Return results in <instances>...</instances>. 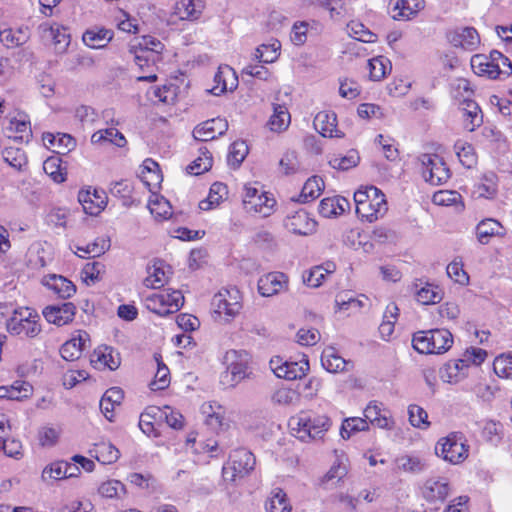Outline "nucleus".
Segmentation results:
<instances>
[{
	"instance_id": "obj_6",
	"label": "nucleus",
	"mask_w": 512,
	"mask_h": 512,
	"mask_svg": "<svg viewBox=\"0 0 512 512\" xmlns=\"http://www.w3.org/2000/svg\"><path fill=\"white\" fill-rule=\"evenodd\" d=\"M6 330L13 336L35 338L42 330L40 316L32 308H16L6 320Z\"/></svg>"
},
{
	"instance_id": "obj_20",
	"label": "nucleus",
	"mask_w": 512,
	"mask_h": 512,
	"mask_svg": "<svg viewBox=\"0 0 512 512\" xmlns=\"http://www.w3.org/2000/svg\"><path fill=\"white\" fill-rule=\"evenodd\" d=\"M78 201L86 214L96 216L106 207L107 195L103 190L88 187L79 191Z\"/></svg>"
},
{
	"instance_id": "obj_58",
	"label": "nucleus",
	"mask_w": 512,
	"mask_h": 512,
	"mask_svg": "<svg viewBox=\"0 0 512 512\" xmlns=\"http://www.w3.org/2000/svg\"><path fill=\"white\" fill-rule=\"evenodd\" d=\"M346 466L340 462H335L330 469L320 478L319 485L324 489H329L340 482L346 475Z\"/></svg>"
},
{
	"instance_id": "obj_59",
	"label": "nucleus",
	"mask_w": 512,
	"mask_h": 512,
	"mask_svg": "<svg viewBox=\"0 0 512 512\" xmlns=\"http://www.w3.org/2000/svg\"><path fill=\"white\" fill-rule=\"evenodd\" d=\"M323 189V179L319 176H312L304 183L300 198L303 202L313 201L321 195Z\"/></svg>"
},
{
	"instance_id": "obj_46",
	"label": "nucleus",
	"mask_w": 512,
	"mask_h": 512,
	"mask_svg": "<svg viewBox=\"0 0 512 512\" xmlns=\"http://www.w3.org/2000/svg\"><path fill=\"white\" fill-rule=\"evenodd\" d=\"M98 494L104 499L121 500L127 494L124 483L116 479H108L100 483L98 486Z\"/></svg>"
},
{
	"instance_id": "obj_42",
	"label": "nucleus",
	"mask_w": 512,
	"mask_h": 512,
	"mask_svg": "<svg viewBox=\"0 0 512 512\" xmlns=\"http://www.w3.org/2000/svg\"><path fill=\"white\" fill-rule=\"evenodd\" d=\"M415 299L422 305H433L439 303L443 298V290L435 284L425 283L418 287L415 286Z\"/></svg>"
},
{
	"instance_id": "obj_62",
	"label": "nucleus",
	"mask_w": 512,
	"mask_h": 512,
	"mask_svg": "<svg viewBox=\"0 0 512 512\" xmlns=\"http://www.w3.org/2000/svg\"><path fill=\"white\" fill-rule=\"evenodd\" d=\"M186 445L196 454H207L209 457L218 456L219 447L215 440L197 441L195 437L189 436Z\"/></svg>"
},
{
	"instance_id": "obj_49",
	"label": "nucleus",
	"mask_w": 512,
	"mask_h": 512,
	"mask_svg": "<svg viewBox=\"0 0 512 512\" xmlns=\"http://www.w3.org/2000/svg\"><path fill=\"white\" fill-rule=\"evenodd\" d=\"M369 77L372 81H381L392 70L391 61L385 56H377L368 61Z\"/></svg>"
},
{
	"instance_id": "obj_30",
	"label": "nucleus",
	"mask_w": 512,
	"mask_h": 512,
	"mask_svg": "<svg viewBox=\"0 0 512 512\" xmlns=\"http://www.w3.org/2000/svg\"><path fill=\"white\" fill-rule=\"evenodd\" d=\"M314 128L323 137L342 138L344 134L337 128V117L334 112L320 111L313 121Z\"/></svg>"
},
{
	"instance_id": "obj_13",
	"label": "nucleus",
	"mask_w": 512,
	"mask_h": 512,
	"mask_svg": "<svg viewBox=\"0 0 512 512\" xmlns=\"http://www.w3.org/2000/svg\"><path fill=\"white\" fill-rule=\"evenodd\" d=\"M269 367L276 377L295 380L307 374L309 361L304 355L297 361H288L280 356H274L269 361Z\"/></svg>"
},
{
	"instance_id": "obj_22",
	"label": "nucleus",
	"mask_w": 512,
	"mask_h": 512,
	"mask_svg": "<svg viewBox=\"0 0 512 512\" xmlns=\"http://www.w3.org/2000/svg\"><path fill=\"white\" fill-rule=\"evenodd\" d=\"M90 345V336L86 331L78 330L67 340L60 349V354L67 361L81 357L82 352Z\"/></svg>"
},
{
	"instance_id": "obj_32",
	"label": "nucleus",
	"mask_w": 512,
	"mask_h": 512,
	"mask_svg": "<svg viewBox=\"0 0 512 512\" xmlns=\"http://www.w3.org/2000/svg\"><path fill=\"white\" fill-rule=\"evenodd\" d=\"M170 274V266L161 260H156L147 269L144 285L152 289H158L168 282Z\"/></svg>"
},
{
	"instance_id": "obj_8",
	"label": "nucleus",
	"mask_w": 512,
	"mask_h": 512,
	"mask_svg": "<svg viewBox=\"0 0 512 512\" xmlns=\"http://www.w3.org/2000/svg\"><path fill=\"white\" fill-rule=\"evenodd\" d=\"M434 451L435 455L443 461L458 465L467 459L469 446L462 433L451 432L436 442Z\"/></svg>"
},
{
	"instance_id": "obj_54",
	"label": "nucleus",
	"mask_w": 512,
	"mask_h": 512,
	"mask_svg": "<svg viewBox=\"0 0 512 512\" xmlns=\"http://www.w3.org/2000/svg\"><path fill=\"white\" fill-rule=\"evenodd\" d=\"M265 509L267 512H290L291 505L286 493L280 488H275L265 503Z\"/></svg>"
},
{
	"instance_id": "obj_21",
	"label": "nucleus",
	"mask_w": 512,
	"mask_h": 512,
	"mask_svg": "<svg viewBox=\"0 0 512 512\" xmlns=\"http://www.w3.org/2000/svg\"><path fill=\"white\" fill-rule=\"evenodd\" d=\"M284 226L293 234L307 236L316 231L317 222L305 210H298L286 216Z\"/></svg>"
},
{
	"instance_id": "obj_23",
	"label": "nucleus",
	"mask_w": 512,
	"mask_h": 512,
	"mask_svg": "<svg viewBox=\"0 0 512 512\" xmlns=\"http://www.w3.org/2000/svg\"><path fill=\"white\" fill-rule=\"evenodd\" d=\"M424 8V0H390L391 17L398 21H407L415 17Z\"/></svg>"
},
{
	"instance_id": "obj_28",
	"label": "nucleus",
	"mask_w": 512,
	"mask_h": 512,
	"mask_svg": "<svg viewBox=\"0 0 512 512\" xmlns=\"http://www.w3.org/2000/svg\"><path fill=\"white\" fill-rule=\"evenodd\" d=\"M120 363V354L106 345L97 347L91 356V364L97 369L115 370L120 366Z\"/></svg>"
},
{
	"instance_id": "obj_56",
	"label": "nucleus",
	"mask_w": 512,
	"mask_h": 512,
	"mask_svg": "<svg viewBox=\"0 0 512 512\" xmlns=\"http://www.w3.org/2000/svg\"><path fill=\"white\" fill-rule=\"evenodd\" d=\"M213 164L211 152L206 147L199 148V155L188 166L187 170L192 175H200L208 171Z\"/></svg>"
},
{
	"instance_id": "obj_55",
	"label": "nucleus",
	"mask_w": 512,
	"mask_h": 512,
	"mask_svg": "<svg viewBox=\"0 0 512 512\" xmlns=\"http://www.w3.org/2000/svg\"><path fill=\"white\" fill-rule=\"evenodd\" d=\"M28 40V34L22 28H4L0 30V42L7 48L23 45Z\"/></svg>"
},
{
	"instance_id": "obj_7",
	"label": "nucleus",
	"mask_w": 512,
	"mask_h": 512,
	"mask_svg": "<svg viewBox=\"0 0 512 512\" xmlns=\"http://www.w3.org/2000/svg\"><path fill=\"white\" fill-rule=\"evenodd\" d=\"M452 344L453 336L446 329L418 331L412 337V347L420 354H443Z\"/></svg>"
},
{
	"instance_id": "obj_35",
	"label": "nucleus",
	"mask_w": 512,
	"mask_h": 512,
	"mask_svg": "<svg viewBox=\"0 0 512 512\" xmlns=\"http://www.w3.org/2000/svg\"><path fill=\"white\" fill-rule=\"evenodd\" d=\"M506 233L502 224L493 218H486L480 221L475 228V235L480 244L486 245L492 237H503Z\"/></svg>"
},
{
	"instance_id": "obj_14",
	"label": "nucleus",
	"mask_w": 512,
	"mask_h": 512,
	"mask_svg": "<svg viewBox=\"0 0 512 512\" xmlns=\"http://www.w3.org/2000/svg\"><path fill=\"white\" fill-rule=\"evenodd\" d=\"M422 176L432 185H441L450 178V170L443 159L436 154L421 156Z\"/></svg>"
},
{
	"instance_id": "obj_51",
	"label": "nucleus",
	"mask_w": 512,
	"mask_h": 512,
	"mask_svg": "<svg viewBox=\"0 0 512 512\" xmlns=\"http://www.w3.org/2000/svg\"><path fill=\"white\" fill-rule=\"evenodd\" d=\"M368 430L369 423L365 418L347 417L342 421L340 427V436L342 439L348 440L356 433Z\"/></svg>"
},
{
	"instance_id": "obj_63",
	"label": "nucleus",
	"mask_w": 512,
	"mask_h": 512,
	"mask_svg": "<svg viewBox=\"0 0 512 512\" xmlns=\"http://www.w3.org/2000/svg\"><path fill=\"white\" fill-rule=\"evenodd\" d=\"M454 150L460 163L464 167L471 168L476 164L477 157L471 144L459 140L455 143Z\"/></svg>"
},
{
	"instance_id": "obj_17",
	"label": "nucleus",
	"mask_w": 512,
	"mask_h": 512,
	"mask_svg": "<svg viewBox=\"0 0 512 512\" xmlns=\"http://www.w3.org/2000/svg\"><path fill=\"white\" fill-rule=\"evenodd\" d=\"M363 414L368 423L379 429L392 430L395 427V420L390 410L382 402L369 401L363 410Z\"/></svg>"
},
{
	"instance_id": "obj_26",
	"label": "nucleus",
	"mask_w": 512,
	"mask_h": 512,
	"mask_svg": "<svg viewBox=\"0 0 512 512\" xmlns=\"http://www.w3.org/2000/svg\"><path fill=\"white\" fill-rule=\"evenodd\" d=\"M228 129V123L223 118H213L207 120L193 130L195 140L207 142L221 136Z\"/></svg>"
},
{
	"instance_id": "obj_64",
	"label": "nucleus",
	"mask_w": 512,
	"mask_h": 512,
	"mask_svg": "<svg viewBox=\"0 0 512 512\" xmlns=\"http://www.w3.org/2000/svg\"><path fill=\"white\" fill-rule=\"evenodd\" d=\"M493 370L498 377L512 380V354L504 353L497 356L493 361Z\"/></svg>"
},
{
	"instance_id": "obj_60",
	"label": "nucleus",
	"mask_w": 512,
	"mask_h": 512,
	"mask_svg": "<svg viewBox=\"0 0 512 512\" xmlns=\"http://www.w3.org/2000/svg\"><path fill=\"white\" fill-rule=\"evenodd\" d=\"M399 470L409 473H420L424 471L427 464L424 459L417 455H402L396 459Z\"/></svg>"
},
{
	"instance_id": "obj_2",
	"label": "nucleus",
	"mask_w": 512,
	"mask_h": 512,
	"mask_svg": "<svg viewBox=\"0 0 512 512\" xmlns=\"http://www.w3.org/2000/svg\"><path fill=\"white\" fill-rule=\"evenodd\" d=\"M242 206L246 213L263 218L271 216L277 206L273 193L267 191L259 182H249L242 189Z\"/></svg>"
},
{
	"instance_id": "obj_25",
	"label": "nucleus",
	"mask_w": 512,
	"mask_h": 512,
	"mask_svg": "<svg viewBox=\"0 0 512 512\" xmlns=\"http://www.w3.org/2000/svg\"><path fill=\"white\" fill-rule=\"evenodd\" d=\"M41 284L61 299H69L76 293L75 284L62 275H45L41 279Z\"/></svg>"
},
{
	"instance_id": "obj_43",
	"label": "nucleus",
	"mask_w": 512,
	"mask_h": 512,
	"mask_svg": "<svg viewBox=\"0 0 512 512\" xmlns=\"http://www.w3.org/2000/svg\"><path fill=\"white\" fill-rule=\"evenodd\" d=\"M140 180L152 193L160 186L162 175L160 174L158 164L155 161L151 159H146L144 161L140 173Z\"/></svg>"
},
{
	"instance_id": "obj_48",
	"label": "nucleus",
	"mask_w": 512,
	"mask_h": 512,
	"mask_svg": "<svg viewBox=\"0 0 512 512\" xmlns=\"http://www.w3.org/2000/svg\"><path fill=\"white\" fill-rule=\"evenodd\" d=\"M45 143L55 150L58 154H65L75 148V140L69 134L58 133L56 135L47 133L43 136Z\"/></svg>"
},
{
	"instance_id": "obj_33",
	"label": "nucleus",
	"mask_w": 512,
	"mask_h": 512,
	"mask_svg": "<svg viewBox=\"0 0 512 512\" xmlns=\"http://www.w3.org/2000/svg\"><path fill=\"white\" fill-rule=\"evenodd\" d=\"M114 37L111 29L94 26L87 29L82 35V41L85 46L91 49H103Z\"/></svg>"
},
{
	"instance_id": "obj_9",
	"label": "nucleus",
	"mask_w": 512,
	"mask_h": 512,
	"mask_svg": "<svg viewBox=\"0 0 512 512\" xmlns=\"http://www.w3.org/2000/svg\"><path fill=\"white\" fill-rule=\"evenodd\" d=\"M226 372L222 375V383L227 387H235L249 375L250 354L245 350H230L225 354Z\"/></svg>"
},
{
	"instance_id": "obj_37",
	"label": "nucleus",
	"mask_w": 512,
	"mask_h": 512,
	"mask_svg": "<svg viewBox=\"0 0 512 512\" xmlns=\"http://www.w3.org/2000/svg\"><path fill=\"white\" fill-rule=\"evenodd\" d=\"M33 394V386L23 380H16L11 385L0 386V399L23 401Z\"/></svg>"
},
{
	"instance_id": "obj_57",
	"label": "nucleus",
	"mask_w": 512,
	"mask_h": 512,
	"mask_svg": "<svg viewBox=\"0 0 512 512\" xmlns=\"http://www.w3.org/2000/svg\"><path fill=\"white\" fill-rule=\"evenodd\" d=\"M161 409L156 406L148 407L141 415L139 419V427L144 434L147 436H157L155 421L159 418Z\"/></svg>"
},
{
	"instance_id": "obj_31",
	"label": "nucleus",
	"mask_w": 512,
	"mask_h": 512,
	"mask_svg": "<svg viewBox=\"0 0 512 512\" xmlns=\"http://www.w3.org/2000/svg\"><path fill=\"white\" fill-rule=\"evenodd\" d=\"M238 86V77L228 65L220 66L214 76V85L211 93L219 96L224 92L233 91Z\"/></svg>"
},
{
	"instance_id": "obj_61",
	"label": "nucleus",
	"mask_w": 512,
	"mask_h": 512,
	"mask_svg": "<svg viewBox=\"0 0 512 512\" xmlns=\"http://www.w3.org/2000/svg\"><path fill=\"white\" fill-rule=\"evenodd\" d=\"M43 170L55 183H63L66 180L67 173L58 156L48 157L43 163Z\"/></svg>"
},
{
	"instance_id": "obj_19",
	"label": "nucleus",
	"mask_w": 512,
	"mask_h": 512,
	"mask_svg": "<svg viewBox=\"0 0 512 512\" xmlns=\"http://www.w3.org/2000/svg\"><path fill=\"white\" fill-rule=\"evenodd\" d=\"M38 33L43 40L51 41L56 50L63 52L70 44L68 29L56 22H43L38 26Z\"/></svg>"
},
{
	"instance_id": "obj_53",
	"label": "nucleus",
	"mask_w": 512,
	"mask_h": 512,
	"mask_svg": "<svg viewBox=\"0 0 512 512\" xmlns=\"http://www.w3.org/2000/svg\"><path fill=\"white\" fill-rule=\"evenodd\" d=\"M202 413L206 416V423L213 429H217L224 424V409L216 402L204 403L201 407Z\"/></svg>"
},
{
	"instance_id": "obj_38",
	"label": "nucleus",
	"mask_w": 512,
	"mask_h": 512,
	"mask_svg": "<svg viewBox=\"0 0 512 512\" xmlns=\"http://www.w3.org/2000/svg\"><path fill=\"white\" fill-rule=\"evenodd\" d=\"M321 364L330 373L348 371L352 364L346 361L333 347H327L321 355Z\"/></svg>"
},
{
	"instance_id": "obj_12",
	"label": "nucleus",
	"mask_w": 512,
	"mask_h": 512,
	"mask_svg": "<svg viewBox=\"0 0 512 512\" xmlns=\"http://www.w3.org/2000/svg\"><path fill=\"white\" fill-rule=\"evenodd\" d=\"M135 47L137 50L134 60L140 68L145 65L149 67L150 63L154 66L162 59L161 54L165 49V45L157 37L151 35L142 36Z\"/></svg>"
},
{
	"instance_id": "obj_41",
	"label": "nucleus",
	"mask_w": 512,
	"mask_h": 512,
	"mask_svg": "<svg viewBox=\"0 0 512 512\" xmlns=\"http://www.w3.org/2000/svg\"><path fill=\"white\" fill-rule=\"evenodd\" d=\"M463 123L466 130L472 132L483 122V116L478 104L469 99H465L462 104Z\"/></svg>"
},
{
	"instance_id": "obj_10",
	"label": "nucleus",
	"mask_w": 512,
	"mask_h": 512,
	"mask_svg": "<svg viewBox=\"0 0 512 512\" xmlns=\"http://www.w3.org/2000/svg\"><path fill=\"white\" fill-rule=\"evenodd\" d=\"M255 463V457L249 450L244 448L234 450L222 469L224 481L236 483L254 469Z\"/></svg>"
},
{
	"instance_id": "obj_4",
	"label": "nucleus",
	"mask_w": 512,
	"mask_h": 512,
	"mask_svg": "<svg viewBox=\"0 0 512 512\" xmlns=\"http://www.w3.org/2000/svg\"><path fill=\"white\" fill-rule=\"evenodd\" d=\"M473 72L481 77L496 79L512 74V63L499 51H492L489 55L475 54L471 57Z\"/></svg>"
},
{
	"instance_id": "obj_11",
	"label": "nucleus",
	"mask_w": 512,
	"mask_h": 512,
	"mask_svg": "<svg viewBox=\"0 0 512 512\" xmlns=\"http://www.w3.org/2000/svg\"><path fill=\"white\" fill-rule=\"evenodd\" d=\"M241 292L236 287L220 289L212 299L214 313L225 321H230L239 314L242 308Z\"/></svg>"
},
{
	"instance_id": "obj_1",
	"label": "nucleus",
	"mask_w": 512,
	"mask_h": 512,
	"mask_svg": "<svg viewBox=\"0 0 512 512\" xmlns=\"http://www.w3.org/2000/svg\"><path fill=\"white\" fill-rule=\"evenodd\" d=\"M332 425L329 415L314 410L302 411L290 420L292 431L303 443L325 442Z\"/></svg>"
},
{
	"instance_id": "obj_3",
	"label": "nucleus",
	"mask_w": 512,
	"mask_h": 512,
	"mask_svg": "<svg viewBox=\"0 0 512 512\" xmlns=\"http://www.w3.org/2000/svg\"><path fill=\"white\" fill-rule=\"evenodd\" d=\"M357 215L370 223L383 217L387 210L384 193L375 186H362L354 193Z\"/></svg>"
},
{
	"instance_id": "obj_24",
	"label": "nucleus",
	"mask_w": 512,
	"mask_h": 512,
	"mask_svg": "<svg viewBox=\"0 0 512 512\" xmlns=\"http://www.w3.org/2000/svg\"><path fill=\"white\" fill-rule=\"evenodd\" d=\"M204 8V0H175L172 16L181 21H196L201 17Z\"/></svg>"
},
{
	"instance_id": "obj_34",
	"label": "nucleus",
	"mask_w": 512,
	"mask_h": 512,
	"mask_svg": "<svg viewBox=\"0 0 512 512\" xmlns=\"http://www.w3.org/2000/svg\"><path fill=\"white\" fill-rule=\"evenodd\" d=\"M5 130L9 138L28 141L31 136V124L28 115L17 113L15 116L10 117Z\"/></svg>"
},
{
	"instance_id": "obj_50",
	"label": "nucleus",
	"mask_w": 512,
	"mask_h": 512,
	"mask_svg": "<svg viewBox=\"0 0 512 512\" xmlns=\"http://www.w3.org/2000/svg\"><path fill=\"white\" fill-rule=\"evenodd\" d=\"M98 462L109 465L115 463L119 457V450L110 442H100L91 451Z\"/></svg>"
},
{
	"instance_id": "obj_15",
	"label": "nucleus",
	"mask_w": 512,
	"mask_h": 512,
	"mask_svg": "<svg viewBox=\"0 0 512 512\" xmlns=\"http://www.w3.org/2000/svg\"><path fill=\"white\" fill-rule=\"evenodd\" d=\"M289 277L283 272L272 271L261 275L257 281V291L265 298L288 291Z\"/></svg>"
},
{
	"instance_id": "obj_36",
	"label": "nucleus",
	"mask_w": 512,
	"mask_h": 512,
	"mask_svg": "<svg viewBox=\"0 0 512 512\" xmlns=\"http://www.w3.org/2000/svg\"><path fill=\"white\" fill-rule=\"evenodd\" d=\"M467 369L468 360L449 361L440 369V378L445 383L456 384L466 377Z\"/></svg>"
},
{
	"instance_id": "obj_27",
	"label": "nucleus",
	"mask_w": 512,
	"mask_h": 512,
	"mask_svg": "<svg viewBox=\"0 0 512 512\" xmlns=\"http://www.w3.org/2000/svg\"><path fill=\"white\" fill-rule=\"evenodd\" d=\"M76 313V307L71 302L61 305H51L43 309V316L47 322L57 326H63L73 321Z\"/></svg>"
},
{
	"instance_id": "obj_29",
	"label": "nucleus",
	"mask_w": 512,
	"mask_h": 512,
	"mask_svg": "<svg viewBox=\"0 0 512 512\" xmlns=\"http://www.w3.org/2000/svg\"><path fill=\"white\" fill-rule=\"evenodd\" d=\"M498 193V177L493 172L484 173L474 184L471 195L474 199L492 200Z\"/></svg>"
},
{
	"instance_id": "obj_16",
	"label": "nucleus",
	"mask_w": 512,
	"mask_h": 512,
	"mask_svg": "<svg viewBox=\"0 0 512 512\" xmlns=\"http://www.w3.org/2000/svg\"><path fill=\"white\" fill-rule=\"evenodd\" d=\"M452 491L450 481L446 477L432 476L427 478L422 487L423 498L431 504H442Z\"/></svg>"
},
{
	"instance_id": "obj_39",
	"label": "nucleus",
	"mask_w": 512,
	"mask_h": 512,
	"mask_svg": "<svg viewBox=\"0 0 512 512\" xmlns=\"http://www.w3.org/2000/svg\"><path fill=\"white\" fill-rule=\"evenodd\" d=\"M91 143L93 145L99 146L112 144L122 148L126 145L127 141L124 135L118 129L110 127L94 132L91 136Z\"/></svg>"
},
{
	"instance_id": "obj_40",
	"label": "nucleus",
	"mask_w": 512,
	"mask_h": 512,
	"mask_svg": "<svg viewBox=\"0 0 512 512\" xmlns=\"http://www.w3.org/2000/svg\"><path fill=\"white\" fill-rule=\"evenodd\" d=\"M350 208V202L341 196L326 197L321 200L319 213L326 218L343 214Z\"/></svg>"
},
{
	"instance_id": "obj_47",
	"label": "nucleus",
	"mask_w": 512,
	"mask_h": 512,
	"mask_svg": "<svg viewBox=\"0 0 512 512\" xmlns=\"http://www.w3.org/2000/svg\"><path fill=\"white\" fill-rule=\"evenodd\" d=\"M148 208L156 220H167L172 215V207L168 200L155 192L149 197Z\"/></svg>"
},
{
	"instance_id": "obj_5",
	"label": "nucleus",
	"mask_w": 512,
	"mask_h": 512,
	"mask_svg": "<svg viewBox=\"0 0 512 512\" xmlns=\"http://www.w3.org/2000/svg\"><path fill=\"white\" fill-rule=\"evenodd\" d=\"M143 304L150 312L166 317L181 309L184 296L181 290L165 288L146 294L143 297Z\"/></svg>"
},
{
	"instance_id": "obj_45",
	"label": "nucleus",
	"mask_w": 512,
	"mask_h": 512,
	"mask_svg": "<svg viewBox=\"0 0 512 512\" xmlns=\"http://www.w3.org/2000/svg\"><path fill=\"white\" fill-rule=\"evenodd\" d=\"M291 123V116L285 105L275 104L273 113L269 118L268 126L273 132L285 131Z\"/></svg>"
},
{
	"instance_id": "obj_18",
	"label": "nucleus",
	"mask_w": 512,
	"mask_h": 512,
	"mask_svg": "<svg viewBox=\"0 0 512 512\" xmlns=\"http://www.w3.org/2000/svg\"><path fill=\"white\" fill-rule=\"evenodd\" d=\"M448 42L454 47L465 51H475L480 45V36L474 27H456L447 33Z\"/></svg>"
},
{
	"instance_id": "obj_44",
	"label": "nucleus",
	"mask_w": 512,
	"mask_h": 512,
	"mask_svg": "<svg viewBox=\"0 0 512 512\" xmlns=\"http://www.w3.org/2000/svg\"><path fill=\"white\" fill-rule=\"evenodd\" d=\"M228 196V188L224 183L215 182L211 185L206 199L199 203V208L203 211L212 210L220 205Z\"/></svg>"
},
{
	"instance_id": "obj_52",
	"label": "nucleus",
	"mask_w": 512,
	"mask_h": 512,
	"mask_svg": "<svg viewBox=\"0 0 512 512\" xmlns=\"http://www.w3.org/2000/svg\"><path fill=\"white\" fill-rule=\"evenodd\" d=\"M360 162V156L356 150H349L345 155L334 154L329 159V165L340 171H346L356 167Z\"/></svg>"
}]
</instances>
